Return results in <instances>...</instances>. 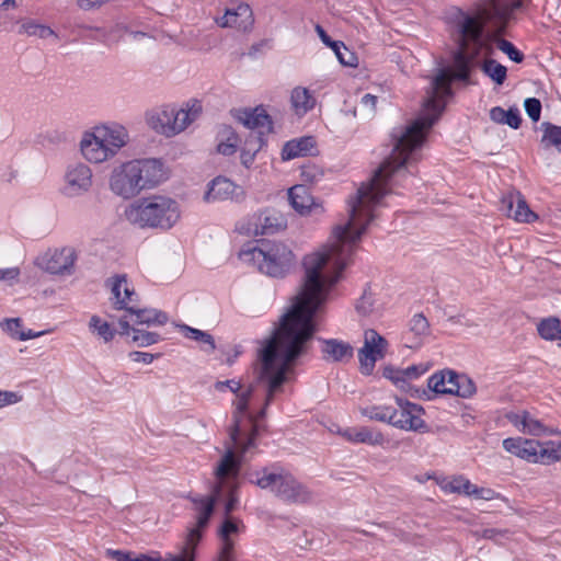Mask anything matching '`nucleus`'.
<instances>
[{"label":"nucleus","instance_id":"f257e3e1","mask_svg":"<svg viewBox=\"0 0 561 561\" xmlns=\"http://www.w3.org/2000/svg\"><path fill=\"white\" fill-rule=\"evenodd\" d=\"M474 61L471 50L458 45L453 54L451 67L439 69L433 78L426 91L422 114L405 126L392 129L391 153L375 170L369 181L360 185L356 195L348 199V219L333 229V243L304 257L305 277L301 286H335L340 280L357 242L375 217L374 208L389 193L394 176L419 161L427 133L445 110L444 99L453 95L451 82H469Z\"/></svg>","mask_w":561,"mask_h":561},{"label":"nucleus","instance_id":"f03ea898","mask_svg":"<svg viewBox=\"0 0 561 561\" xmlns=\"http://www.w3.org/2000/svg\"><path fill=\"white\" fill-rule=\"evenodd\" d=\"M250 483L262 490L271 491L276 497L295 504H304L311 500V492L299 482L288 470L273 465L247 473Z\"/></svg>","mask_w":561,"mask_h":561},{"label":"nucleus","instance_id":"7ed1b4c3","mask_svg":"<svg viewBox=\"0 0 561 561\" xmlns=\"http://www.w3.org/2000/svg\"><path fill=\"white\" fill-rule=\"evenodd\" d=\"M448 23L457 36L456 42L462 47H468L473 57L481 55L491 58L494 54V36L485 33V25L478 13H468L459 8H454L447 16Z\"/></svg>","mask_w":561,"mask_h":561},{"label":"nucleus","instance_id":"20e7f679","mask_svg":"<svg viewBox=\"0 0 561 561\" xmlns=\"http://www.w3.org/2000/svg\"><path fill=\"white\" fill-rule=\"evenodd\" d=\"M125 217L141 228L170 229L180 218L179 204L161 195L144 197L125 209Z\"/></svg>","mask_w":561,"mask_h":561},{"label":"nucleus","instance_id":"39448f33","mask_svg":"<svg viewBox=\"0 0 561 561\" xmlns=\"http://www.w3.org/2000/svg\"><path fill=\"white\" fill-rule=\"evenodd\" d=\"M240 256L253 260L262 273L276 278L285 277L295 264L293 251L286 244L271 240H261L257 247L242 250Z\"/></svg>","mask_w":561,"mask_h":561},{"label":"nucleus","instance_id":"423d86ee","mask_svg":"<svg viewBox=\"0 0 561 561\" xmlns=\"http://www.w3.org/2000/svg\"><path fill=\"white\" fill-rule=\"evenodd\" d=\"M254 392V385H249L241 389L237 394L234 411L232 412V426L230 428V439L233 447L242 455H245L255 447V440L259 433V425L252 415H248L250 400Z\"/></svg>","mask_w":561,"mask_h":561},{"label":"nucleus","instance_id":"0eeeda50","mask_svg":"<svg viewBox=\"0 0 561 561\" xmlns=\"http://www.w3.org/2000/svg\"><path fill=\"white\" fill-rule=\"evenodd\" d=\"M221 494V485H215L211 495H196L190 497L197 515L195 525L187 528L184 546L186 548H191L194 552L203 537V530L207 527L214 513L215 504Z\"/></svg>","mask_w":561,"mask_h":561},{"label":"nucleus","instance_id":"6e6552de","mask_svg":"<svg viewBox=\"0 0 561 561\" xmlns=\"http://www.w3.org/2000/svg\"><path fill=\"white\" fill-rule=\"evenodd\" d=\"M112 283V298L113 307L116 310H125L127 311L131 317H135L133 319V322L137 325L139 324H146L148 327H154V325H164L169 317L164 311L153 309V308H136V307H127V302L125 299H121V287L122 282H125L124 275H116L113 278Z\"/></svg>","mask_w":561,"mask_h":561},{"label":"nucleus","instance_id":"1a4fd4ad","mask_svg":"<svg viewBox=\"0 0 561 561\" xmlns=\"http://www.w3.org/2000/svg\"><path fill=\"white\" fill-rule=\"evenodd\" d=\"M388 341L376 330L364 332V345L358 350L359 370L364 376H370L378 359L387 353Z\"/></svg>","mask_w":561,"mask_h":561},{"label":"nucleus","instance_id":"9d476101","mask_svg":"<svg viewBox=\"0 0 561 561\" xmlns=\"http://www.w3.org/2000/svg\"><path fill=\"white\" fill-rule=\"evenodd\" d=\"M428 370V366L424 364L411 365L407 368H398L394 366H386L382 376L389 379L398 389L414 398H422L427 394L425 389L414 387L411 381L420 378Z\"/></svg>","mask_w":561,"mask_h":561},{"label":"nucleus","instance_id":"9b49d317","mask_svg":"<svg viewBox=\"0 0 561 561\" xmlns=\"http://www.w3.org/2000/svg\"><path fill=\"white\" fill-rule=\"evenodd\" d=\"M110 188L115 195L124 199L133 198L142 191L135 163H133V161L123 163L112 171L110 176Z\"/></svg>","mask_w":561,"mask_h":561},{"label":"nucleus","instance_id":"f8f14e48","mask_svg":"<svg viewBox=\"0 0 561 561\" xmlns=\"http://www.w3.org/2000/svg\"><path fill=\"white\" fill-rule=\"evenodd\" d=\"M445 375L433 374L427 380L428 390L437 394H455L461 398H470L476 393V385L468 376L449 373V386L445 387Z\"/></svg>","mask_w":561,"mask_h":561},{"label":"nucleus","instance_id":"ddd939ff","mask_svg":"<svg viewBox=\"0 0 561 561\" xmlns=\"http://www.w3.org/2000/svg\"><path fill=\"white\" fill-rule=\"evenodd\" d=\"M62 193L68 197H80L89 193L93 185L91 168L83 162L70 163L64 175Z\"/></svg>","mask_w":561,"mask_h":561},{"label":"nucleus","instance_id":"4468645a","mask_svg":"<svg viewBox=\"0 0 561 561\" xmlns=\"http://www.w3.org/2000/svg\"><path fill=\"white\" fill-rule=\"evenodd\" d=\"M396 402L399 409H396V415L391 421L392 426L413 432H425L427 430L426 423L421 417L424 412L421 405L399 397L396 398Z\"/></svg>","mask_w":561,"mask_h":561},{"label":"nucleus","instance_id":"2eb2a0df","mask_svg":"<svg viewBox=\"0 0 561 561\" xmlns=\"http://www.w3.org/2000/svg\"><path fill=\"white\" fill-rule=\"evenodd\" d=\"M231 113L238 122L251 129V131L262 135V137L273 133V119L263 105L254 108H237L232 110Z\"/></svg>","mask_w":561,"mask_h":561},{"label":"nucleus","instance_id":"dca6fc26","mask_svg":"<svg viewBox=\"0 0 561 561\" xmlns=\"http://www.w3.org/2000/svg\"><path fill=\"white\" fill-rule=\"evenodd\" d=\"M147 123L154 131L167 137L183 131V123H181L178 108L174 106H165L149 113Z\"/></svg>","mask_w":561,"mask_h":561},{"label":"nucleus","instance_id":"f3484780","mask_svg":"<svg viewBox=\"0 0 561 561\" xmlns=\"http://www.w3.org/2000/svg\"><path fill=\"white\" fill-rule=\"evenodd\" d=\"M77 261L76 250L71 247L48 251L42 257V267L55 275H70L73 273Z\"/></svg>","mask_w":561,"mask_h":561},{"label":"nucleus","instance_id":"a211bd4d","mask_svg":"<svg viewBox=\"0 0 561 561\" xmlns=\"http://www.w3.org/2000/svg\"><path fill=\"white\" fill-rule=\"evenodd\" d=\"M500 210L519 222H533L538 216L529 208L526 199L516 190H510L500 202Z\"/></svg>","mask_w":561,"mask_h":561},{"label":"nucleus","instance_id":"6ab92c4d","mask_svg":"<svg viewBox=\"0 0 561 561\" xmlns=\"http://www.w3.org/2000/svg\"><path fill=\"white\" fill-rule=\"evenodd\" d=\"M503 448L528 462L542 463V444L535 439L508 437L503 440Z\"/></svg>","mask_w":561,"mask_h":561},{"label":"nucleus","instance_id":"aec40b11","mask_svg":"<svg viewBox=\"0 0 561 561\" xmlns=\"http://www.w3.org/2000/svg\"><path fill=\"white\" fill-rule=\"evenodd\" d=\"M136 172L144 190L152 188L167 179L163 163L159 159L133 160Z\"/></svg>","mask_w":561,"mask_h":561},{"label":"nucleus","instance_id":"412c9836","mask_svg":"<svg viewBox=\"0 0 561 561\" xmlns=\"http://www.w3.org/2000/svg\"><path fill=\"white\" fill-rule=\"evenodd\" d=\"M254 23L253 12L248 3L241 2L237 7L228 8L225 14L217 20L221 27H234L242 32H248Z\"/></svg>","mask_w":561,"mask_h":561},{"label":"nucleus","instance_id":"4be33fe9","mask_svg":"<svg viewBox=\"0 0 561 561\" xmlns=\"http://www.w3.org/2000/svg\"><path fill=\"white\" fill-rule=\"evenodd\" d=\"M321 343L322 359L331 364L348 363L354 356V347L351 343L339 339H322Z\"/></svg>","mask_w":561,"mask_h":561},{"label":"nucleus","instance_id":"5701e85b","mask_svg":"<svg viewBox=\"0 0 561 561\" xmlns=\"http://www.w3.org/2000/svg\"><path fill=\"white\" fill-rule=\"evenodd\" d=\"M285 226L286 222L282 215L275 210L266 209L251 218L248 232L254 236L273 234Z\"/></svg>","mask_w":561,"mask_h":561},{"label":"nucleus","instance_id":"b1692460","mask_svg":"<svg viewBox=\"0 0 561 561\" xmlns=\"http://www.w3.org/2000/svg\"><path fill=\"white\" fill-rule=\"evenodd\" d=\"M80 149L82 156L92 163H101L112 158L111 149L103 144L95 129L83 135L80 141Z\"/></svg>","mask_w":561,"mask_h":561},{"label":"nucleus","instance_id":"393cba45","mask_svg":"<svg viewBox=\"0 0 561 561\" xmlns=\"http://www.w3.org/2000/svg\"><path fill=\"white\" fill-rule=\"evenodd\" d=\"M240 472V460L236 456L232 448H228L218 466L216 467L215 474L218 482L215 485H221V492L225 485H231L237 482Z\"/></svg>","mask_w":561,"mask_h":561},{"label":"nucleus","instance_id":"a878e982","mask_svg":"<svg viewBox=\"0 0 561 561\" xmlns=\"http://www.w3.org/2000/svg\"><path fill=\"white\" fill-rule=\"evenodd\" d=\"M288 198L291 207L300 215L323 213L322 205L316 203L309 190L305 185H295L288 190Z\"/></svg>","mask_w":561,"mask_h":561},{"label":"nucleus","instance_id":"bb28decb","mask_svg":"<svg viewBox=\"0 0 561 561\" xmlns=\"http://www.w3.org/2000/svg\"><path fill=\"white\" fill-rule=\"evenodd\" d=\"M242 194V188L232 181L224 176H217L210 182L204 198L207 202L238 199Z\"/></svg>","mask_w":561,"mask_h":561},{"label":"nucleus","instance_id":"cd10ccee","mask_svg":"<svg viewBox=\"0 0 561 561\" xmlns=\"http://www.w3.org/2000/svg\"><path fill=\"white\" fill-rule=\"evenodd\" d=\"M102 138L103 144L111 149V156L114 157L117 151L128 141V133L121 125L99 126L94 128Z\"/></svg>","mask_w":561,"mask_h":561},{"label":"nucleus","instance_id":"c85d7f7f","mask_svg":"<svg viewBox=\"0 0 561 561\" xmlns=\"http://www.w3.org/2000/svg\"><path fill=\"white\" fill-rule=\"evenodd\" d=\"M316 139L312 136H304L287 141L282 149V159L287 161L297 157L310 154L316 148Z\"/></svg>","mask_w":561,"mask_h":561},{"label":"nucleus","instance_id":"c756f323","mask_svg":"<svg viewBox=\"0 0 561 561\" xmlns=\"http://www.w3.org/2000/svg\"><path fill=\"white\" fill-rule=\"evenodd\" d=\"M351 443L367 444L371 446H380L385 443V437L381 432L374 431L367 426L357 428H347L342 433Z\"/></svg>","mask_w":561,"mask_h":561},{"label":"nucleus","instance_id":"7c9ffc66","mask_svg":"<svg viewBox=\"0 0 561 561\" xmlns=\"http://www.w3.org/2000/svg\"><path fill=\"white\" fill-rule=\"evenodd\" d=\"M238 533V523L227 517L219 528V537L222 540V547L219 552L217 561H232L233 560V541L230 535Z\"/></svg>","mask_w":561,"mask_h":561},{"label":"nucleus","instance_id":"2f4dec72","mask_svg":"<svg viewBox=\"0 0 561 561\" xmlns=\"http://www.w3.org/2000/svg\"><path fill=\"white\" fill-rule=\"evenodd\" d=\"M266 145L265 137H262L260 134H255L251 131L240 150V160L241 164L249 169L256 157V153Z\"/></svg>","mask_w":561,"mask_h":561},{"label":"nucleus","instance_id":"473e14b6","mask_svg":"<svg viewBox=\"0 0 561 561\" xmlns=\"http://www.w3.org/2000/svg\"><path fill=\"white\" fill-rule=\"evenodd\" d=\"M290 101L295 113L299 116L307 114L316 105V99L310 91L301 87L291 91Z\"/></svg>","mask_w":561,"mask_h":561},{"label":"nucleus","instance_id":"72a5a7b5","mask_svg":"<svg viewBox=\"0 0 561 561\" xmlns=\"http://www.w3.org/2000/svg\"><path fill=\"white\" fill-rule=\"evenodd\" d=\"M179 329L184 337L198 342L204 352L208 354L215 352L216 343L213 335L208 332L192 328L187 324H181Z\"/></svg>","mask_w":561,"mask_h":561},{"label":"nucleus","instance_id":"f704fd0d","mask_svg":"<svg viewBox=\"0 0 561 561\" xmlns=\"http://www.w3.org/2000/svg\"><path fill=\"white\" fill-rule=\"evenodd\" d=\"M490 118L497 124L508 125L513 129H518L522 124V117L517 107L504 110L501 106H494L490 111Z\"/></svg>","mask_w":561,"mask_h":561},{"label":"nucleus","instance_id":"c9c22d12","mask_svg":"<svg viewBox=\"0 0 561 561\" xmlns=\"http://www.w3.org/2000/svg\"><path fill=\"white\" fill-rule=\"evenodd\" d=\"M542 131L541 146L545 149L556 148L561 152V126H557L550 122H543L540 125Z\"/></svg>","mask_w":561,"mask_h":561},{"label":"nucleus","instance_id":"e433bc0d","mask_svg":"<svg viewBox=\"0 0 561 561\" xmlns=\"http://www.w3.org/2000/svg\"><path fill=\"white\" fill-rule=\"evenodd\" d=\"M360 414L371 421L382 422L391 425L396 415V408L391 405H368L360 408Z\"/></svg>","mask_w":561,"mask_h":561},{"label":"nucleus","instance_id":"4c0bfd02","mask_svg":"<svg viewBox=\"0 0 561 561\" xmlns=\"http://www.w3.org/2000/svg\"><path fill=\"white\" fill-rule=\"evenodd\" d=\"M18 32L20 35L34 36L38 38H47L49 36L57 37V34L53 28L45 24L37 23L33 19L22 20Z\"/></svg>","mask_w":561,"mask_h":561},{"label":"nucleus","instance_id":"58836bf2","mask_svg":"<svg viewBox=\"0 0 561 561\" xmlns=\"http://www.w3.org/2000/svg\"><path fill=\"white\" fill-rule=\"evenodd\" d=\"M480 69L497 85H502L507 78V68L492 58H485L481 62Z\"/></svg>","mask_w":561,"mask_h":561},{"label":"nucleus","instance_id":"ea45409f","mask_svg":"<svg viewBox=\"0 0 561 561\" xmlns=\"http://www.w3.org/2000/svg\"><path fill=\"white\" fill-rule=\"evenodd\" d=\"M537 331L540 337L543 340H559L561 332V321L557 317L545 318L537 324Z\"/></svg>","mask_w":561,"mask_h":561},{"label":"nucleus","instance_id":"a19ab883","mask_svg":"<svg viewBox=\"0 0 561 561\" xmlns=\"http://www.w3.org/2000/svg\"><path fill=\"white\" fill-rule=\"evenodd\" d=\"M222 135L225 139L217 145V151L224 156H232L237 151L239 136L230 126L224 127Z\"/></svg>","mask_w":561,"mask_h":561},{"label":"nucleus","instance_id":"79ce46f5","mask_svg":"<svg viewBox=\"0 0 561 561\" xmlns=\"http://www.w3.org/2000/svg\"><path fill=\"white\" fill-rule=\"evenodd\" d=\"M203 106L201 101L192 100L186 104L185 108H178L181 123H183V130L202 114Z\"/></svg>","mask_w":561,"mask_h":561},{"label":"nucleus","instance_id":"37998d69","mask_svg":"<svg viewBox=\"0 0 561 561\" xmlns=\"http://www.w3.org/2000/svg\"><path fill=\"white\" fill-rule=\"evenodd\" d=\"M90 330L96 333L104 342L114 339L116 330L106 321H102L100 317L92 316L89 322Z\"/></svg>","mask_w":561,"mask_h":561},{"label":"nucleus","instance_id":"c03bdc74","mask_svg":"<svg viewBox=\"0 0 561 561\" xmlns=\"http://www.w3.org/2000/svg\"><path fill=\"white\" fill-rule=\"evenodd\" d=\"M90 30H94L95 32H103L102 43L106 45L118 43L124 33L127 32V26L123 24H115L111 28H102V27H89Z\"/></svg>","mask_w":561,"mask_h":561},{"label":"nucleus","instance_id":"a18cd8bd","mask_svg":"<svg viewBox=\"0 0 561 561\" xmlns=\"http://www.w3.org/2000/svg\"><path fill=\"white\" fill-rule=\"evenodd\" d=\"M493 8L494 14L505 24L512 19L513 13L516 10L524 8V0H514L510 4L505 5H497L494 3Z\"/></svg>","mask_w":561,"mask_h":561},{"label":"nucleus","instance_id":"49530a36","mask_svg":"<svg viewBox=\"0 0 561 561\" xmlns=\"http://www.w3.org/2000/svg\"><path fill=\"white\" fill-rule=\"evenodd\" d=\"M495 43H496L497 48L501 51H503L504 54H506L508 56V58L511 60H513L514 62L520 64L524 61V59H525L524 54L519 49H517L514 46V44L511 43L510 41L502 38V37H496Z\"/></svg>","mask_w":561,"mask_h":561},{"label":"nucleus","instance_id":"de8ad7c7","mask_svg":"<svg viewBox=\"0 0 561 561\" xmlns=\"http://www.w3.org/2000/svg\"><path fill=\"white\" fill-rule=\"evenodd\" d=\"M133 342H135L139 347L150 346L156 344L160 340V335L156 332L144 331L137 328H133Z\"/></svg>","mask_w":561,"mask_h":561},{"label":"nucleus","instance_id":"09e8293b","mask_svg":"<svg viewBox=\"0 0 561 561\" xmlns=\"http://www.w3.org/2000/svg\"><path fill=\"white\" fill-rule=\"evenodd\" d=\"M542 465L561 460V443L548 442L542 444Z\"/></svg>","mask_w":561,"mask_h":561},{"label":"nucleus","instance_id":"8fccbe9b","mask_svg":"<svg viewBox=\"0 0 561 561\" xmlns=\"http://www.w3.org/2000/svg\"><path fill=\"white\" fill-rule=\"evenodd\" d=\"M410 331L416 336H425L430 333V323L423 313H416L410 320Z\"/></svg>","mask_w":561,"mask_h":561},{"label":"nucleus","instance_id":"3c124183","mask_svg":"<svg viewBox=\"0 0 561 561\" xmlns=\"http://www.w3.org/2000/svg\"><path fill=\"white\" fill-rule=\"evenodd\" d=\"M300 176L305 183L313 184L323 176V171L314 163H308L301 167Z\"/></svg>","mask_w":561,"mask_h":561},{"label":"nucleus","instance_id":"603ef678","mask_svg":"<svg viewBox=\"0 0 561 561\" xmlns=\"http://www.w3.org/2000/svg\"><path fill=\"white\" fill-rule=\"evenodd\" d=\"M520 431L529 435L539 436L546 433V427L539 420L533 417L529 412H526L525 425Z\"/></svg>","mask_w":561,"mask_h":561},{"label":"nucleus","instance_id":"864d4df0","mask_svg":"<svg viewBox=\"0 0 561 561\" xmlns=\"http://www.w3.org/2000/svg\"><path fill=\"white\" fill-rule=\"evenodd\" d=\"M355 308L356 311L362 316L370 314L374 309L373 294L368 290H365L360 298L357 300Z\"/></svg>","mask_w":561,"mask_h":561},{"label":"nucleus","instance_id":"5fc2aeb1","mask_svg":"<svg viewBox=\"0 0 561 561\" xmlns=\"http://www.w3.org/2000/svg\"><path fill=\"white\" fill-rule=\"evenodd\" d=\"M1 329L7 332L12 339L19 340L22 328V320L20 318H8L1 322Z\"/></svg>","mask_w":561,"mask_h":561},{"label":"nucleus","instance_id":"6e6d98bb","mask_svg":"<svg viewBox=\"0 0 561 561\" xmlns=\"http://www.w3.org/2000/svg\"><path fill=\"white\" fill-rule=\"evenodd\" d=\"M524 107H525L527 115L529 116V118L533 122H538L540 119L541 103L538 99H536V98L526 99L524 102Z\"/></svg>","mask_w":561,"mask_h":561},{"label":"nucleus","instance_id":"4d7b16f0","mask_svg":"<svg viewBox=\"0 0 561 561\" xmlns=\"http://www.w3.org/2000/svg\"><path fill=\"white\" fill-rule=\"evenodd\" d=\"M227 488L228 489V499H227V502H226V505H225V514L228 516L229 514H231L236 507H237V504H238V488H239V484L238 482H233L231 485H225L224 489Z\"/></svg>","mask_w":561,"mask_h":561},{"label":"nucleus","instance_id":"13d9d810","mask_svg":"<svg viewBox=\"0 0 561 561\" xmlns=\"http://www.w3.org/2000/svg\"><path fill=\"white\" fill-rule=\"evenodd\" d=\"M142 559H144V561H194L195 553L191 548H186L185 546H183L180 554L170 556L165 560L152 559V558L148 557L147 554H145Z\"/></svg>","mask_w":561,"mask_h":561},{"label":"nucleus","instance_id":"bf43d9fd","mask_svg":"<svg viewBox=\"0 0 561 561\" xmlns=\"http://www.w3.org/2000/svg\"><path fill=\"white\" fill-rule=\"evenodd\" d=\"M107 554L115 561H144L145 554H137L135 556L131 552H125L122 550H107Z\"/></svg>","mask_w":561,"mask_h":561},{"label":"nucleus","instance_id":"052dcab7","mask_svg":"<svg viewBox=\"0 0 561 561\" xmlns=\"http://www.w3.org/2000/svg\"><path fill=\"white\" fill-rule=\"evenodd\" d=\"M215 389L219 392L225 391L226 389H229L232 393H238L242 389V385L239 380L236 379H228L224 381H216L214 385Z\"/></svg>","mask_w":561,"mask_h":561},{"label":"nucleus","instance_id":"680f3d73","mask_svg":"<svg viewBox=\"0 0 561 561\" xmlns=\"http://www.w3.org/2000/svg\"><path fill=\"white\" fill-rule=\"evenodd\" d=\"M137 294L134 288L129 287L127 284V277L125 276V282H122L121 287V299H125L127 302V307H135L134 304L136 301Z\"/></svg>","mask_w":561,"mask_h":561},{"label":"nucleus","instance_id":"e2e57ef3","mask_svg":"<svg viewBox=\"0 0 561 561\" xmlns=\"http://www.w3.org/2000/svg\"><path fill=\"white\" fill-rule=\"evenodd\" d=\"M471 492H472V496L474 499H479V500L491 501L497 496V493L490 488H480V486L476 485Z\"/></svg>","mask_w":561,"mask_h":561},{"label":"nucleus","instance_id":"0e129e2a","mask_svg":"<svg viewBox=\"0 0 561 561\" xmlns=\"http://www.w3.org/2000/svg\"><path fill=\"white\" fill-rule=\"evenodd\" d=\"M337 59L343 66L355 67L357 65V57L350 51L346 47L337 51Z\"/></svg>","mask_w":561,"mask_h":561},{"label":"nucleus","instance_id":"69168bd1","mask_svg":"<svg viewBox=\"0 0 561 561\" xmlns=\"http://www.w3.org/2000/svg\"><path fill=\"white\" fill-rule=\"evenodd\" d=\"M22 400V396L14 391H1L0 390V408L9 404L18 403Z\"/></svg>","mask_w":561,"mask_h":561},{"label":"nucleus","instance_id":"338daca9","mask_svg":"<svg viewBox=\"0 0 561 561\" xmlns=\"http://www.w3.org/2000/svg\"><path fill=\"white\" fill-rule=\"evenodd\" d=\"M129 357L133 362L142 363V364H151L156 357V355L146 352H130Z\"/></svg>","mask_w":561,"mask_h":561},{"label":"nucleus","instance_id":"774afa93","mask_svg":"<svg viewBox=\"0 0 561 561\" xmlns=\"http://www.w3.org/2000/svg\"><path fill=\"white\" fill-rule=\"evenodd\" d=\"M526 412L527 411H523L522 413H510L507 414V420L520 431L525 425Z\"/></svg>","mask_w":561,"mask_h":561}]
</instances>
